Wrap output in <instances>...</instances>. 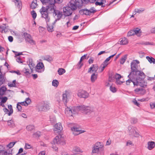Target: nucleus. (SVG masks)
Returning a JSON list of instances; mask_svg holds the SVG:
<instances>
[{"label":"nucleus","instance_id":"1","mask_svg":"<svg viewBox=\"0 0 155 155\" xmlns=\"http://www.w3.org/2000/svg\"><path fill=\"white\" fill-rule=\"evenodd\" d=\"M138 72L134 74L135 76L134 78L135 79L132 80L130 78L126 81V84L127 85H130V82H133L134 87L140 86L141 87L145 88L147 86V82L144 80L146 77L145 74L141 71L138 70Z\"/></svg>","mask_w":155,"mask_h":155},{"label":"nucleus","instance_id":"2","mask_svg":"<svg viewBox=\"0 0 155 155\" xmlns=\"http://www.w3.org/2000/svg\"><path fill=\"white\" fill-rule=\"evenodd\" d=\"M83 6L81 0H71L67 5L63 8L64 15L65 17L71 15L73 12Z\"/></svg>","mask_w":155,"mask_h":155},{"label":"nucleus","instance_id":"3","mask_svg":"<svg viewBox=\"0 0 155 155\" xmlns=\"http://www.w3.org/2000/svg\"><path fill=\"white\" fill-rule=\"evenodd\" d=\"M67 95L66 93L63 94H62V100L64 103V105L66 107L65 110V113L68 116H72V114H74V111L73 110L74 106L71 107H68L67 105Z\"/></svg>","mask_w":155,"mask_h":155},{"label":"nucleus","instance_id":"4","mask_svg":"<svg viewBox=\"0 0 155 155\" xmlns=\"http://www.w3.org/2000/svg\"><path fill=\"white\" fill-rule=\"evenodd\" d=\"M50 11V8L49 7L47 6L46 7L42 6L40 10V12L41 15V17L45 19L46 22H49L50 18L48 15V10Z\"/></svg>","mask_w":155,"mask_h":155},{"label":"nucleus","instance_id":"5","mask_svg":"<svg viewBox=\"0 0 155 155\" xmlns=\"http://www.w3.org/2000/svg\"><path fill=\"white\" fill-rule=\"evenodd\" d=\"M97 11L94 7H91L89 9L87 8L82 9L79 11V13L82 15H84L87 16H90L93 15L97 12Z\"/></svg>","mask_w":155,"mask_h":155},{"label":"nucleus","instance_id":"6","mask_svg":"<svg viewBox=\"0 0 155 155\" xmlns=\"http://www.w3.org/2000/svg\"><path fill=\"white\" fill-rule=\"evenodd\" d=\"M130 64L131 72H130L127 77L129 78H130V79L131 78L132 80H133V79H135V78H134V76H135L134 74L135 73H137L138 71V70L136 67L137 65L136 63L132 62Z\"/></svg>","mask_w":155,"mask_h":155},{"label":"nucleus","instance_id":"7","mask_svg":"<svg viewBox=\"0 0 155 155\" xmlns=\"http://www.w3.org/2000/svg\"><path fill=\"white\" fill-rule=\"evenodd\" d=\"M81 128L80 126L75 125L71 127V130L73 131L74 134L75 135H77L85 132V131L81 130Z\"/></svg>","mask_w":155,"mask_h":155},{"label":"nucleus","instance_id":"8","mask_svg":"<svg viewBox=\"0 0 155 155\" xmlns=\"http://www.w3.org/2000/svg\"><path fill=\"white\" fill-rule=\"evenodd\" d=\"M24 36L25 40L28 42L29 43H33V44H35V42L32 39L31 35L26 32H24L22 35V36Z\"/></svg>","mask_w":155,"mask_h":155},{"label":"nucleus","instance_id":"9","mask_svg":"<svg viewBox=\"0 0 155 155\" xmlns=\"http://www.w3.org/2000/svg\"><path fill=\"white\" fill-rule=\"evenodd\" d=\"M77 95L80 98H86L88 97L89 94L85 91L80 89L78 91Z\"/></svg>","mask_w":155,"mask_h":155},{"label":"nucleus","instance_id":"10","mask_svg":"<svg viewBox=\"0 0 155 155\" xmlns=\"http://www.w3.org/2000/svg\"><path fill=\"white\" fill-rule=\"evenodd\" d=\"M39 111H45L49 109V106L46 103H40L38 105Z\"/></svg>","mask_w":155,"mask_h":155},{"label":"nucleus","instance_id":"11","mask_svg":"<svg viewBox=\"0 0 155 155\" xmlns=\"http://www.w3.org/2000/svg\"><path fill=\"white\" fill-rule=\"evenodd\" d=\"M84 105H81L79 106H74L73 110L74 111V114H78L79 112L83 113Z\"/></svg>","mask_w":155,"mask_h":155},{"label":"nucleus","instance_id":"12","mask_svg":"<svg viewBox=\"0 0 155 155\" xmlns=\"http://www.w3.org/2000/svg\"><path fill=\"white\" fill-rule=\"evenodd\" d=\"M135 129V127H132L131 126L129 127V135H133L135 137H138L139 135V133L136 131Z\"/></svg>","mask_w":155,"mask_h":155},{"label":"nucleus","instance_id":"13","mask_svg":"<svg viewBox=\"0 0 155 155\" xmlns=\"http://www.w3.org/2000/svg\"><path fill=\"white\" fill-rule=\"evenodd\" d=\"M62 130V127L61 123H58L56 124L54 126V131L58 134L60 135L61 132Z\"/></svg>","mask_w":155,"mask_h":155},{"label":"nucleus","instance_id":"14","mask_svg":"<svg viewBox=\"0 0 155 155\" xmlns=\"http://www.w3.org/2000/svg\"><path fill=\"white\" fill-rule=\"evenodd\" d=\"M96 6H100L101 8H104L106 6L107 1L106 0H100L97 1L95 2Z\"/></svg>","mask_w":155,"mask_h":155},{"label":"nucleus","instance_id":"15","mask_svg":"<svg viewBox=\"0 0 155 155\" xmlns=\"http://www.w3.org/2000/svg\"><path fill=\"white\" fill-rule=\"evenodd\" d=\"M94 111V110L93 108L91 107L90 106L84 105V108L83 113L87 114H90Z\"/></svg>","mask_w":155,"mask_h":155},{"label":"nucleus","instance_id":"16","mask_svg":"<svg viewBox=\"0 0 155 155\" xmlns=\"http://www.w3.org/2000/svg\"><path fill=\"white\" fill-rule=\"evenodd\" d=\"M135 93L136 94H144L146 93V90L143 88H137L134 90Z\"/></svg>","mask_w":155,"mask_h":155},{"label":"nucleus","instance_id":"17","mask_svg":"<svg viewBox=\"0 0 155 155\" xmlns=\"http://www.w3.org/2000/svg\"><path fill=\"white\" fill-rule=\"evenodd\" d=\"M31 101L30 98L29 97L25 99V100L22 102H19V104H21L22 106H27L31 102Z\"/></svg>","mask_w":155,"mask_h":155},{"label":"nucleus","instance_id":"18","mask_svg":"<svg viewBox=\"0 0 155 155\" xmlns=\"http://www.w3.org/2000/svg\"><path fill=\"white\" fill-rule=\"evenodd\" d=\"M12 2L15 3V6H17L19 9V10L20 11L22 7V3L21 1L19 0H13Z\"/></svg>","mask_w":155,"mask_h":155},{"label":"nucleus","instance_id":"19","mask_svg":"<svg viewBox=\"0 0 155 155\" xmlns=\"http://www.w3.org/2000/svg\"><path fill=\"white\" fill-rule=\"evenodd\" d=\"M56 3L55 0H48L47 2L44 5H46V4H48V5H47L48 7H49L50 8H51L53 6L54 7V6L55 4Z\"/></svg>","mask_w":155,"mask_h":155},{"label":"nucleus","instance_id":"20","mask_svg":"<svg viewBox=\"0 0 155 155\" xmlns=\"http://www.w3.org/2000/svg\"><path fill=\"white\" fill-rule=\"evenodd\" d=\"M155 147V142L154 141H149L147 143V149L150 150L153 149Z\"/></svg>","mask_w":155,"mask_h":155},{"label":"nucleus","instance_id":"21","mask_svg":"<svg viewBox=\"0 0 155 155\" xmlns=\"http://www.w3.org/2000/svg\"><path fill=\"white\" fill-rule=\"evenodd\" d=\"M120 44L121 45H125L128 44V41L125 37L120 38L119 41Z\"/></svg>","mask_w":155,"mask_h":155},{"label":"nucleus","instance_id":"22","mask_svg":"<svg viewBox=\"0 0 155 155\" xmlns=\"http://www.w3.org/2000/svg\"><path fill=\"white\" fill-rule=\"evenodd\" d=\"M53 142L54 144H61L62 143V141L60 138H59L58 136H56L54 138Z\"/></svg>","mask_w":155,"mask_h":155},{"label":"nucleus","instance_id":"23","mask_svg":"<svg viewBox=\"0 0 155 155\" xmlns=\"http://www.w3.org/2000/svg\"><path fill=\"white\" fill-rule=\"evenodd\" d=\"M44 60H46L48 62H51L53 60V58L51 56L49 55H45L43 58Z\"/></svg>","mask_w":155,"mask_h":155},{"label":"nucleus","instance_id":"24","mask_svg":"<svg viewBox=\"0 0 155 155\" xmlns=\"http://www.w3.org/2000/svg\"><path fill=\"white\" fill-rule=\"evenodd\" d=\"M7 88L5 86H2L0 88V95L1 96L5 94V93L7 90Z\"/></svg>","mask_w":155,"mask_h":155},{"label":"nucleus","instance_id":"25","mask_svg":"<svg viewBox=\"0 0 155 155\" xmlns=\"http://www.w3.org/2000/svg\"><path fill=\"white\" fill-rule=\"evenodd\" d=\"M103 146L101 144L100 142H96L92 148H100L102 149Z\"/></svg>","mask_w":155,"mask_h":155},{"label":"nucleus","instance_id":"26","mask_svg":"<svg viewBox=\"0 0 155 155\" xmlns=\"http://www.w3.org/2000/svg\"><path fill=\"white\" fill-rule=\"evenodd\" d=\"M97 74H95V73H94L91 75V79L92 82L93 83L95 82L97 79Z\"/></svg>","mask_w":155,"mask_h":155},{"label":"nucleus","instance_id":"27","mask_svg":"<svg viewBox=\"0 0 155 155\" xmlns=\"http://www.w3.org/2000/svg\"><path fill=\"white\" fill-rule=\"evenodd\" d=\"M8 126L10 127H15V124L13 120H10L7 121Z\"/></svg>","mask_w":155,"mask_h":155},{"label":"nucleus","instance_id":"28","mask_svg":"<svg viewBox=\"0 0 155 155\" xmlns=\"http://www.w3.org/2000/svg\"><path fill=\"white\" fill-rule=\"evenodd\" d=\"M37 5V1L36 0H33L30 5V7L33 9H35Z\"/></svg>","mask_w":155,"mask_h":155},{"label":"nucleus","instance_id":"29","mask_svg":"<svg viewBox=\"0 0 155 155\" xmlns=\"http://www.w3.org/2000/svg\"><path fill=\"white\" fill-rule=\"evenodd\" d=\"M146 58L150 63H153V64H155V59L154 58L147 56Z\"/></svg>","mask_w":155,"mask_h":155},{"label":"nucleus","instance_id":"30","mask_svg":"<svg viewBox=\"0 0 155 155\" xmlns=\"http://www.w3.org/2000/svg\"><path fill=\"white\" fill-rule=\"evenodd\" d=\"M16 80H14L12 83H8V85L9 87H17L18 86L16 85Z\"/></svg>","mask_w":155,"mask_h":155},{"label":"nucleus","instance_id":"31","mask_svg":"<svg viewBox=\"0 0 155 155\" xmlns=\"http://www.w3.org/2000/svg\"><path fill=\"white\" fill-rule=\"evenodd\" d=\"M44 67V65L42 62H39L37 65L36 67V69L40 70L42 69Z\"/></svg>","mask_w":155,"mask_h":155},{"label":"nucleus","instance_id":"32","mask_svg":"<svg viewBox=\"0 0 155 155\" xmlns=\"http://www.w3.org/2000/svg\"><path fill=\"white\" fill-rule=\"evenodd\" d=\"M26 129L28 131H31L33 130H35V127L34 125H29L27 126Z\"/></svg>","mask_w":155,"mask_h":155},{"label":"nucleus","instance_id":"33","mask_svg":"<svg viewBox=\"0 0 155 155\" xmlns=\"http://www.w3.org/2000/svg\"><path fill=\"white\" fill-rule=\"evenodd\" d=\"M41 136V132L40 131H37L34 133L33 134V137H34L37 138H39Z\"/></svg>","mask_w":155,"mask_h":155},{"label":"nucleus","instance_id":"34","mask_svg":"<svg viewBox=\"0 0 155 155\" xmlns=\"http://www.w3.org/2000/svg\"><path fill=\"white\" fill-rule=\"evenodd\" d=\"M47 30L49 32H52L54 31V26L53 25H51V26L49 25H48L47 22Z\"/></svg>","mask_w":155,"mask_h":155},{"label":"nucleus","instance_id":"35","mask_svg":"<svg viewBox=\"0 0 155 155\" xmlns=\"http://www.w3.org/2000/svg\"><path fill=\"white\" fill-rule=\"evenodd\" d=\"M102 149L100 148H92V153H98L99 151H101Z\"/></svg>","mask_w":155,"mask_h":155},{"label":"nucleus","instance_id":"36","mask_svg":"<svg viewBox=\"0 0 155 155\" xmlns=\"http://www.w3.org/2000/svg\"><path fill=\"white\" fill-rule=\"evenodd\" d=\"M127 58V55L125 54L124 55V57H122L120 60V63L121 64H123L125 62L126 59Z\"/></svg>","mask_w":155,"mask_h":155},{"label":"nucleus","instance_id":"37","mask_svg":"<svg viewBox=\"0 0 155 155\" xmlns=\"http://www.w3.org/2000/svg\"><path fill=\"white\" fill-rule=\"evenodd\" d=\"M65 70L64 69L62 68H59L58 71V73L59 75L63 74L65 72Z\"/></svg>","mask_w":155,"mask_h":155},{"label":"nucleus","instance_id":"38","mask_svg":"<svg viewBox=\"0 0 155 155\" xmlns=\"http://www.w3.org/2000/svg\"><path fill=\"white\" fill-rule=\"evenodd\" d=\"M92 67H93L92 72L95 73L98 70V66L97 64H92Z\"/></svg>","mask_w":155,"mask_h":155},{"label":"nucleus","instance_id":"39","mask_svg":"<svg viewBox=\"0 0 155 155\" xmlns=\"http://www.w3.org/2000/svg\"><path fill=\"white\" fill-rule=\"evenodd\" d=\"M8 108L10 109V111L8 112V116H10L13 113V110L12 109V107L11 105H9L8 106Z\"/></svg>","mask_w":155,"mask_h":155},{"label":"nucleus","instance_id":"40","mask_svg":"<svg viewBox=\"0 0 155 155\" xmlns=\"http://www.w3.org/2000/svg\"><path fill=\"white\" fill-rule=\"evenodd\" d=\"M52 7H51V8H50V11L53 12L55 14V15H57L58 14V12H60L58 10H56L54 7L53 6H52Z\"/></svg>","mask_w":155,"mask_h":155},{"label":"nucleus","instance_id":"41","mask_svg":"<svg viewBox=\"0 0 155 155\" xmlns=\"http://www.w3.org/2000/svg\"><path fill=\"white\" fill-rule=\"evenodd\" d=\"M59 84V83L58 81L56 79L52 81V85L56 87L58 86Z\"/></svg>","mask_w":155,"mask_h":155},{"label":"nucleus","instance_id":"42","mask_svg":"<svg viewBox=\"0 0 155 155\" xmlns=\"http://www.w3.org/2000/svg\"><path fill=\"white\" fill-rule=\"evenodd\" d=\"M107 66L106 64L102 63L99 67V70H101L100 72H102L105 68Z\"/></svg>","mask_w":155,"mask_h":155},{"label":"nucleus","instance_id":"43","mask_svg":"<svg viewBox=\"0 0 155 155\" xmlns=\"http://www.w3.org/2000/svg\"><path fill=\"white\" fill-rule=\"evenodd\" d=\"M5 79L4 78V76L1 75L0 76V86L5 82Z\"/></svg>","mask_w":155,"mask_h":155},{"label":"nucleus","instance_id":"44","mask_svg":"<svg viewBox=\"0 0 155 155\" xmlns=\"http://www.w3.org/2000/svg\"><path fill=\"white\" fill-rule=\"evenodd\" d=\"M145 9L144 8H141L139 9L136 8L135 9V12L136 13H142V12L145 11Z\"/></svg>","mask_w":155,"mask_h":155},{"label":"nucleus","instance_id":"45","mask_svg":"<svg viewBox=\"0 0 155 155\" xmlns=\"http://www.w3.org/2000/svg\"><path fill=\"white\" fill-rule=\"evenodd\" d=\"M31 14L32 15L33 20H35L37 17V14L34 10H33L31 12Z\"/></svg>","mask_w":155,"mask_h":155},{"label":"nucleus","instance_id":"46","mask_svg":"<svg viewBox=\"0 0 155 155\" xmlns=\"http://www.w3.org/2000/svg\"><path fill=\"white\" fill-rule=\"evenodd\" d=\"M81 152L80 149L79 147H75L73 150V153L75 154Z\"/></svg>","mask_w":155,"mask_h":155},{"label":"nucleus","instance_id":"47","mask_svg":"<svg viewBox=\"0 0 155 155\" xmlns=\"http://www.w3.org/2000/svg\"><path fill=\"white\" fill-rule=\"evenodd\" d=\"M2 99L1 102L3 103H5L8 100V98L6 97H2L0 96V99Z\"/></svg>","mask_w":155,"mask_h":155},{"label":"nucleus","instance_id":"48","mask_svg":"<svg viewBox=\"0 0 155 155\" xmlns=\"http://www.w3.org/2000/svg\"><path fill=\"white\" fill-rule=\"evenodd\" d=\"M16 142V141L10 142L7 145V147H9V148H11Z\"/></svg>","mask_w":155,"mask_h":155},{"label":"nucleus","instance_id":"49","mask_svg":"<svg viewBox=\"0 0 155 155\" xmlns=\"http://www.w3.org/2000/svg\"><path fill=\"white\" fill-rule=\"evenodd\" d=\"M82 61H81L80 60L79 61V62L78 63V64H77V66H78L77 68L78 69H80L81 68V67L83 65V64L82 63H81Z\"/></svg>","mask_w":155,"mask_h":155},{"label":"nucleus","instance_id":"50","mask_svg":"<svg viewBox=\"0 0 155 155\" xmlns=\"http://www.w3.org/2000/svg\"><path fill=\"white\" fill-rule=\"evenodd\" d=\"M110 90L113 93H115L117 91V89L116 87H113L112 85L110 86Z\"/></svg>","mask_w":155,"mask_h":155},{"label":"nucleus","instance_id":"51","mask_svg":"<svg viewBox=\"0 0 155 155\" xmlns=\"http://www.w3.org/2000/svg\"><path fill=\"white\" fill-rule=\"evenodd\" d=\"M135 35L134 31L133 30H131L129 31L127 34V36H130Z\"/></svg>","mask_w":155,"mask_h":155},{"label":"nucleus","instance_id":"52","mask_svg":"<svg viewBox=\"0 0 155 155\" xmlns=\"http://www.w3.org/2000/svg\"><path fill=\"white\" fill-rule=\"evenodd\" d=\"M19 103H18L17 104V108L18 110V111L20 112H22V107L19 104Z\"/></svg>","mask_w":155,"mask_h":155},{"label":"nucleus","instance_id":"53","mask_svg":"<svg viewBox=\"0 0 155 155\" xmlns=\"http://www.w3.org/2000/svg\"><path fill=\"white\" fill-rule=\"evenodd\" d=\"M0 28L2 29L0 30V31L1 32L3 33V31H4L5 32H6L7 31H5V26L1 25L0 26Z\"/></svg>","mask_w":155,"mask_h":155},{"label":"nucleus","instance_id":"54","mask_svg":"<svg viewBox=\"0 0 155 155\" xmlns=\"http://www.w3.org/2000/svg\"><path fill=\"white\" fill-rule=\"evenodd\" d=\"M32 147L31 145L28 143H25L24 148L25 149H31Z\"/></svg>","mask_w":155,"mask_h":155},{"label":"nucleus","instance_id":"55","mask_svg":"<svg viewBox=\"0 0 155 155\" xmlns=\"http://www.w3.org/2000/svg\"><path fill=\"white\" fill-rule=\"evenodd\" d=\"M12 149L9 148L8 150H7L6 152H7V155H12Z\"/></svg>","mask_w":155,"mask_h":155},{"label":"nucleus","instance_id":"56","mask_svg":"<svg viewBox=\"0 0 155 155\" xmlns=\"http://www.w3.org/2000/svg\"><path fill=\"white\" fill-rule=\"evenodd\" d=\"M116 80H119L122 78V76L120 74L116 73L115 76Z\"/></svg>","mask_w":155,"mask_h":155},{"label":"nucleus","instance_id":"57","mask_svg":"<svg viewBox=\"0 0 155 155\" xmlns=\"http://www.w3.org/2000/svg\"><path fill=\"white\" fill-rule=\"evenodd\" d=\"M57 20H59L61 18L62 16V14L61 12H58V14L57 15Z\"/></svg>","mask_w":155,"mask_h":155},{"label":"nucleus","instance_id":"58","mask_svg":"<svg viewBox=\"0 0 155 155\" xmlns=\"http://www.w3.org/2000/svg\"><path fill=\"white\" fill-rule=\"evenodd\" d=\"M134 31V34H138L140 32V29L138 28H136L135 30H133Z\"/></svg>","mask_w":155,"mask_h":155},{"label":"nucleus","instance_id":"59","mask_svg":"<svg viewBox=\"0 0 155 155\" xmlns=\"http://www.w3.org/2000/svg\"><path fill=\"white\" fill-rule=\"evenodd\" d=\"M10 72L12 73H15L18 75H20L21 74V73H20L19 70H17V71L12 70L10 71Z\"/></svg>","mask_w":155,"mask_h":155},{"label":"nucleus","instance_id":"60","mask_svg":"<svg viewBox=\"0 0 155 155\" xmlns=\"http://www.w3.org/2000/svg\"><path fill=\"white\" fill-rule=\"evenodd\" d=\"M110 58L108 57L103 63L107 65L108 64L107 62L110 61Z\"/></svg>","mask_w":155,"mask_h":155},{"label":"nucleus","instance_id":"61","mask_svg":"<svg viewBox=\"0 0 155 155\" xmlns=\"http://www.w3.org/2000/svg\"><path fill=\"white\" fill-rule=\"evenodd\" d=\"M16 61L19 63H21L23 62L22 61L21 59V58L20 57H19L16 59Z\"/></svg>","mask_w":155,"mask_h":155},{"label":"nucleus","instance_id":"62","mask_svg":"<svg viewBox=\"0 0 155 155\" xmlns=\"http://www.w3.org/2000/svg\"><path fill=\"white\" fill-rule=\"evenodd\" d=\"M142 45H153V43H151L150 42H146L145 43H142Z\"/></svg>","mask_w":155,"mask_h":155},{"label":"nucleus","instance_id":"63","mask_svg":"<svg viewBox=\"0 0 155 155\" xmlns=\"http://www.w3.org/2000/svg\"><path fill=\"white\" fill-rule=\"evenodd\" d=\"M8 39L9 41L11 42H12L13 40V37L11 36H9L8 37Z\"/></svg>","mask_w":155,"mask_h":155},{"label":"nucleus","instance_id":"64","mask_svg":"<svg viewBox=\"0 0 155 155\" xmlns=\"http://www.w3.org/2000/svg\"><path fill=\"white\" fill-rule=\"evenodd\" d=\"M133 102L135 105H137L138 107L139 106V103L135 99L134 100V101H133Z\"/></svg>","mask_w":155,"mask_h":155}]
</instances>
